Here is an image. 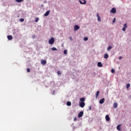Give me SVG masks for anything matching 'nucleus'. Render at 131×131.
<instances>
[{"label":"nucleus","mask_w":131,"mask_h":131,"mask_svg":"<svg viewBox=\"0 0 131 131\" xmlns=\"http://www.w3.org/2000/svg\"><path fill=\"white\" fill-rule=\"evenodd\" d=\"M27 72H28V73L30 72V69L28 68V69H27Z\"/></svg>","instance_id":"2f4dec72"},{"label":"nucleus","mask_w":131,"mask_h":131,"mask_svg":"<svg viewBox=\"0 0 131 131\" xmlns=\"http://www.w3.org/2000/svg\"><path fill=\"white\" fill-rule=\"evenodd\" d=\"M70 39L72 41V38L71 37H70Z\"/></svg>","instance_id":"c9c22d12"},{"label":"nucleus","mask_w":131,"mask_h":131,"mask_svg":"<svg viewBox=\"0 0 131 131\" xmlns=\"http://www.w3.org/2000/svg\"><path fill=\"white\" fill-rule=\"evenodd\" d=\"M79 3L81 5H85L86 4V1L85 0H79Z\"/></svg>","instance_id":"f03ea898"},{"label":"nucleus","mask_w":131,"mask_h":131,"mask_svg":"<svg viewBox=\"0 0 131 131\" xmlns=\"http://www.w3.org/2000/svg\"><path fill=\"white\" fill-rule=\"evenodd\" d=\"M49 15H50V10L47 11L44 14V16H49Z\"/></svg>","instance_id":"2eb2a0df"},{"label":"nucleus","mask_w":131,"mask_h":131,"mask_svg":"<svg viewBox=\"0 0 131 131\" xmlns=\"http://www.w3.org/2000/svg\"><path fill=\"white\" fill-rule=\"evenodd\" d=\"M97 17L98 18V21L99 22H101V17H100V15H99V13H97Z\"/></svg>","instance_id":"f8f14e48"},{"label":"nucleus","mask_w":131,"mask_h":131,"mask_svg":"<svg viewBox=\"0 0 131 131\" xmlns=\"http://www.w3.org/2000/svg\"><path fill=\"white\" fill-rule=\"evenodd\" d=\"M127 28V25L126 24H125L123 26V28H122L123 31H125Z\"/></svg>","instance_id":"423d86ee"},{"label":"nucleus","mask_w":131,"mask_h":131,"mask_svg":"<svg viewBox=\"0 0 131 131\" xmlns=\"http://www.w3.org/2000/svg\"><path fill=\"white\" fill-rule=\"evenodd\" d=\"M88 39H89V38H88V37H85L84 38V40H85V41H86V40H88Z\"/></svg>","instance_id":"bb28decb"},{"label":"nucleus","mask_w":131,"mask_h":131,"mask_svg":"<svg viewBox=\"0 0 131 131\" xmlns=\"http://www.w3.org/2000/svg\"><path fill=\"white\" fill-rule=\"evenodd\" d=\"M80 101L81 102H84V101H85V99L84 97L81 98L80 99Z\"/></svg>","instance_id":"f3484780"},{"label":"nucleus","mask_w":131,"mask_h":131,"mask_svg":"<svg viewBox=\"0 0 131 131\" xmlns=\"http://www.w3.org/2000/svg\"><path fill=\"white\" fill-rule=\"evenodd\" d=\"M104 59H108L109 58V55L108 54L106 53L104 55Z\"/></svg>","instance_id":"4468645a"},{"label":"nucleus","mask_w":131,"mask_h":131,"mask_svg":"<svg viewBox=\"0 0 131 131\" xmlns=\"http://www.w3.org/2000/svg\"><path fill=\"white\" fill-rule=\"evenodd\" d=\"M111 49H112V46H108V47H107V51H110V50H111Z\"/></svg>","instance_id":"412c9836"},{"label":"nucleus","mask_w":131,"mask_h":131,"mask_svg":"<svg viewBox=\"0 0 131 131\" xmlns=\"http://www.w3.org/2000/svg\"><path fill=\"white\" fill-rule=\"evenodd\" d=\"M119 60H121V59H122V57L121 56H120L119 58Z\"/></svg>","instance_id":"72a5a7b5"},{"label":"nucleus","mask_w":131,"mask_h":131,"mask_svg":"<svg viewBox=\"0 0 131 131\" xmlns=\"http://www.w3.org/2000/svg\"><path fill=\"white\" fill-rule=\"evenodd\" d=\"M77 120V119L76 118H75L74 119V121H76Z\"/></svg>","instance_id":"473e14b6"},{"label":"nucleus","mask_w":131,"mask_h":131,"mask_svg":"<svg viewBox=\"0 0 131 131\" xmlns=\"http://www.w3.org/2000/svg\"><path fill=\"white\" fill-rule=\"evenodd\" d=\"M24 0H15V2L16 3H22V2H23Z\"/></svg>","instance_id":"4be33fe9"},{"label":"nucleus","mask_w":131,"mask_h":131,"mask_svg":"<svg viewBox=\"0 0 131 131\" xmlns=\"http://www.w3.org/2000/svg\"><path fill=\"white\" fill-rule=\"evenodd\" d=\"M111 13H112L113 14H115V13H116V9L115 8H113L111 10Z\"/></svg>","instance_id":"7ed1b4c3"},{"label":"nucleus","mask_w":131,"mask_h":131,"mask_svg":"<svg viewBox=\"0 0 131 131\" xmlns=\"http://www.w3.org/2000/svg\"><path fill=\"white\" fill-rule=\"evenodd\" d=\"M80 27L78 25H75L74 26V31H76V30H78Z\"/></svg>","instance_id":"0eeeda50"},{"label":"nucleus","mask_w":131,"mask_h":131,"mask_svg":"<svg viewBox=\"0 0 131 131\" xmlns=\"http://www.w3.org/2000/svg\"><path fill=\"white\" fill-rule=\"evenodd\" d=\"M118 106V104L116 102H115L114 104V108H117V106Z\"/></svg>","instance_id":"a211bd4d"},{"label":"nucleus","mask_w":131,"mask_h":131,"mask_svg":"<svg viewBox=\"0 0 131 131\" xmlns=\"http://www.w3.org/2000/svg\"><path fill=\"white\" fill-rule=\"evenodd\" d=\"M67 106H71V102L68 101L67 102Z\"/></svg>","instance_id":"aec40b11"},{"label":"nucleus","mask_w":131,"mask_h":131,"mask_svg":"<svg viewBox=\"0 0 131 131\" xmlns=\"http://www.w3.org/2000/svg\"><path fill=\"white\" fill-rule=\"evenodd\" d=\"M19 21H20V22H24V18H20V19H19Z\"/></svg>","instance_id":"cd10ccee"},{"label":"nucleus","mask_w":131,"mask_h":131,"mask_svg":"<svg viewBox=\"0 0 131 131\" xmlns=\"http://www.w3.org/2000/svg\"><path fill=\"white\" fill-rule=\"evenodd\" d=\"M57 74H58V75H61V72H60L59 71H58L57 72Z\"/></svg>","instance_id":"c756f323"},{"label":"nucleus","mask_w":131,"mask_h":131,"mask_svg":"<svg viewBox=\"0 0 131 131\" xmlns=\"http://www.w3.org/2000/svg\"><path fill=\"white\" fill-rule=\"evenodd\" d=\"M83 116V112H80L78 115V117L79 118H80V117H82V116Z\"/></svg>","instance_id":"39448f33"},{"label":"nucleus","mask_w":131,"mask_h":131,"mask_svg":"<svg viewBox=\"0 0 131 131\" xmlns=\"http://www.w3.org/2000/svg\"><path fill=\"white\" fill-rule=\"evenodd\" d=\"M116 21V18H114L113 20V23H115V22Z\"/></svg>","instance_id":"7c9ffc66"},{"label":"nucleus","mask_w":131,"mask_h":131,"mask_svg":"<svg viewBox=\"0 0 131 131\" xmlns=\"http://www.w3.org/2000/svg\"><path fill=\"white\" fill-rule=\"evenodd\" d=\"M111 72L112 73H115V70H114V69H112L111 70Z\"/></svg>","instance_id":"393cba45"},{"label":"nucleus","mask_w":131,"mask_h":131,"mask_svg":"<svg viewBox=\"0 0 131 131\" xmlns=\"http://www.w3.org/2000/svg\"><path fill=\"white\" fill-rule=\"evenodd\" d=\"M41 64H42V65H46V64H47V60H41Z\"/></svg>","instance_id":"6e6552de"},{"label":"nucleus","mask_w":131,"mask_h":131,"mask_svg":"<svg viewBox=\"0 0 131 131\" xmlns=\"http://www.w3.org/2000/svg\"><path fill=\"white\" fill-rule=\"evenodd\" d=\"M63 54H64V55H67V50H65L64 51Z\"/></svg>","instance_id":"a878e982"},{"label":"nucleus","mask_w":131,"mask_h":131,"mask_svg":"<svg viewBox=\"0 0 131 131\" xmlns=\"http://www.w3.org/2000/svg\"><path fill=\"white\" fill-rule=\"evenodd\" d=\"M126 89H128V88H129V86H130V84L127 83V84L126 85Z\"/></svg>","instance_id":"5701e85b"},{"label":"nucleus","mask_w":131,"mask_h":131,"mask_svg":"<svg viewBox=\"0 0 131 131\" xmlns=\"http://www.w3.org/2000/svg\"><path fill=\"white\" fill-rule=\"evenodd\" d=\"M121 124H119L117 126V129H118V130H121Z\"/></svg>","instance_id":"ddd939ff"},{"label":"nucleus","mask_w":131,"mask_h":131,"mask_svg":"<svg viewBox=\"0 0 131 131\" xmlns=\"http://www.w3.org/2000/svg\"><path fill=\"white\" fill-rule=\"evenodd\" d=\"M105 102V98H102L99 101L100 104H103V103Z\"/></svg>","instance_id":"9b49d317"},{"label":"nucleus","mask_w":131,"mask_h":131,"mask_svg":"<svg viewBox=\"0 0 131 131\" xmlns=\"http://www.w3.org/2000/svg\"><path fill=\"white\" fill-rule=\"evenodd\" d=\"M105 119H106V121H110V117H109V115H106L105 116Z\"/></svg>","instance_id":"1a4fd4ad"},{"label":"nucleus","mask_w":131,"mask_h":131,"mask_svg":"<svg viewBox=\"0 0 131 131\" xmlns=\"http://www.w3.org/2000/svg\"><path fill=\"white\" fill-rule=\"evenodd\" d=\"M39 20V18H38V17L36 18L35 22H36V23L38 22Z\"/></svg>","instance_id":"c85d7f7f"},{"label":"nucleus","mask_w":131,"mask_h":131,"mask_svg":"<svg viewBox=\"0 0 131 131\" xmlns=\"http://www.w3.org/2000/svg\"><path fill=\"white\" fill-rule=\"evenodd\" d=\"M7 38L9 40H12L13 39V36L12 35H8Z\"/></svg>","instance_id":"9d476101"},{"label":"nucleus","mask_w":131,"mask_h":131,"mask_svg":"<svg viewBox=\"0 0 131 131\" xmlns=\"http://www.w3.org/2000/svg\"><path fill=\"white\" fill-rule=\"evenodd\" d=\"M97 66H98V67H102L103 64H102V62H98Z\"/></svg>","instance_id":"dca6fc26"},{"label":"nucleus","mask_w":131,"mask_h":131,"mask_svg":"<svg viewBox=\"0 0 131 131\" xmlns=\"http://www.w3.org/2000/svg\"><path fill=\"white\" fill-rule=\"evenodd\" d=\"M89 110H92V106L89 107Z\"/></svg>","instance_id":"f704fd0d"},{"label":"nucleus","mask_w":131,"mask_h":131,"mask_svg":"<svg viewBox=\"0 0 131 131\" xmlns=\"http://www.w3.org/2000/svg\"><path fill=\"white\" fill-rule=\"evenodd\" d=\"M85 105V103H84V102H81L79 104V106L81 108H83V107H84Z\"/></svg>","instance_id":"20e7f679"},{"label":"nucleus","mask_w":131,"mask_h":131,"mask_svg":"<svg viewBox=\"0 0 131 131\" xmlns=\"http://www.w3.org/2000/svg\"><path fill=\"white\" fill-rule=\"evenodd\" d=\"M99 94H100V91H97V92L96 93V98H98V96H99Z\"/></svg>","instance_id":"6ab92c4d"},{"label":"nucleus","mask_w":131,"mask_h":131,"mask_svg":"<svg viewBox=\"0 0 131 131\" xmlns=\"http://www.w3.org/2000/svg\"><path fill=\"white\" fill-rule=\"evenodd\" d=\"M55 42V39L54 37H52L49 40V45H53Z\"/></svg>","instance_id":"f257e3e1"},{"label":"nucleus","mask_w":131,"mask_h":131,"mask_svg":"<svg viewBox=\"0 0 131 131\" xmlns=\"http://www.w3.org/2000/svg\"><path fill=\"white\" fill-rule=\"evenodd\" d=\"M52 51H57V48H55V47H53L51 49Z\"/></svg>","instance_id":"b1692460"}]
</instances>
